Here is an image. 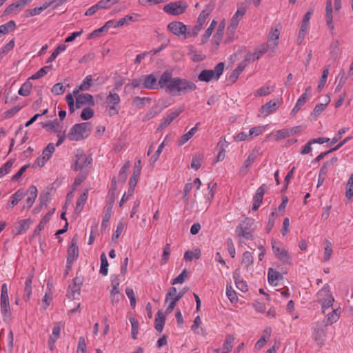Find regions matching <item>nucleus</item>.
Returning a JSON list of instances; mask_svg holds the SVG:
<instances>
[{
    "label": "nucleus",
    "mask_w": 353,
    "mask_h": 353,
    "mask_svg": "<svg viewBox=\"0 0 353 353\" xmlns=\"http://www.w3.org/2000/svg\"><path fill=\"white\" fill-rule=\"evenodd\" d=\"M170 78L164 87L165 92L172 95H180L187 92H193L196 89V84L186 79L181 77H172V72L166 70Z\"/></svg>",
    "instance_id": "f257e3e1"
},
{
    "label": "nucleus",
    "mask_w": 353,
    "mask_h": 353,
    "mask_svg": "<svg viewBox=\"0 0 353 353\" xmlns=\"http://www.w3.org/2000/svg\"><path fill=\"white\" fill-rule=\"evenodd\" d=\"M256 223L251 218H245L236 228V234L243 241L252 240Z\"/></svg>",
    "instance_id": "f03ea898"
},
{
    "label": "nucleus",
    "mask_w": 353,
    "mask_h": 353,
    "mask_svg": "<svg viewBox=\"0 0 353 353\" xmlns=\"http://www.w3.org/2000/svg\"><path fill=\"white\" fill-rule=\"evenodd\" d=\"M143 78L144 89L157 90L160 88H164L170 78V76L165 70L161 74L159 81H157V78L154 74L143 75Z\"/></svg>",
    "instance_id": "7ed1b4c3"
},
{
    "label": "nucleus",
    "mask_w": 353,
    "mask_h": 353,
    "mask_svg": "<svg viewBox=\"0 0 353 353\" xmlns=\"http://www.w3.org/2000/svg\"><path fill=\"white\" fill-rule=\"evenodd\" d=\"M91 130L92 125L89 122L75 124L67 134V138L70 141H79L87 138Z\"/></svg>",
    "instance_id": "20e7f679"
},
{
    "label": "nucleus",
    "mask_w": 353,
    "mask_h": 353,
    "mask_svg": "<svg viewBox=\"0 0 353 353\" xmlns=\"http://www.w3.org/2000/svg\"><path fill=\"white\" fill-rule=\"evenodd\" d=\"M92 162V159L90 155L85 154L82 150H77L72 168L74 171L81 170V172L87 173Z\"/></svg>",
    "instance_id": "39448f33"
},
{
    "label": "nucleus",
    "mask_w": 353,
    "mask_h": 353,
    "mask_svg": "<svg viewBox=\"0 0 353 353\" xmlns=\"http://www.w3.org/2000/svg\"><path fill=\"white\" fill-rule=\"evenodd\" d=\"M317 301L321 305V310L323 313L332 307L334 302V298L331 294L328 285H325L316 294Z\"/></svg>",
    "instance_id": "423d86ee"
},
{
    "label": "nucleus",
    "mask_w": 353,
    "mask_h": 353,
    "mask_svg": "<svg viewBox=\"0 0 353 353\" xmlns=\"http://www.w3.org/2000/svg\"><path fill=\"white\" fill-rule=\"evenodd\" d=\"M224 63H219L213 70H203L198 75V79L203 82H209L211 80H218L223 72Z\"/></svg>",
    "instance_id": "0eeeda50"
},
{
    "label": "nucleus",
    "mask_w": 353,
    "mask_h": 353,
    "mask_svg": "<svg viewBox=\"0 0 353 353\" xmlns=\"http://www.w3.org/2000/svg\"><path fill=\"white\" fill-rule=\"evenodd\" d=\"M271 244L273 253L277 259L283 263H291L292 257L283 243L272 240Z\"/></svg>",
    "instance_id": "6e6552de"
},
{
    "label": "nucleus",
    "mask_w": 353,
    "mask_h": 353,
    "mask_svg": "<svg viewBox=\"0 0 353 353\" xmlns=\"http://www.w3.org/2000/svg\"><path fill=\"white\" fill-rule=\"evenodd\" d=\"M120 97L114 91V90H112L111 91H110L106 98V103L108 107V112L110 115H115L119 113L120 109Z\"/></svg>",
    "instance_id": "1a4fd4ad"
},
{
    "label": "nucleus",
    "mask_w": 353,
    "mask_h": 353,
    "mask_svg": "<svg viewBox=\"0 0 353 353\" xmlns=\"http://www.w3.org/2000/svg\"><path fill=\"white\" fill-rule=\"evenodd\" d=\"M188 4L183 1L170 2L163 7V11L171 15H179L185 12Z\"/></svg>",
    "instance_id": "9d476101"
},
{
    "label": "nucleus",
    "mask_w": 353,
    "mask_h": 353,
    "mask_svg": "<svg viewBox=\"0 0 353 353\" xmlns=\"http://www.w3.org/2000/svg\"><path fill=\"white\" fill-rule=\"evenodd\" d=\"M281 105V101L279 99L270 100L260 108L258 117L263 118L268 117L275 112Z\"/></svg>",
    "instance_id": "9b49d317"
},
{
    "label": "nucleus",
    "mask_w": 353,
    "mask_h": 353,
    "mask_svg": "<svg viewBox=\"0 0 353 353\" xmlns=\"http://www.w3.org/2000/svg\"><path fill=\"white\" fill-rule=\"evenodd\" d=\"M168 29L174 35L184 39H188V26L181 21H172L168 23Z\"/></svg>",
    "instance_id": "f8f14e48"
},
{
    "label": "nucleus",
    "mask_w": 353,
    "mask_h": 353,
    "mask_svg": "<svg viewBox=\"0 0 353 353\" xmlns=\"http://www.w3.org/2000/svg\"><path fill=\"white\" fill-rule=\"evenodd\" d=\"M54 151V144L52 143H49L43 150L42 154L37 158L32 166L39 168L44 166L46 162L50 160Z\"/></svg>",
    "instance_id": "ddd939ff"
},
{
    "label": "nucleus",
    "mask_w": 353,
    "mask_h": 353,
    "mask_svg": "<svg viewBox=\"0 0 353 353\" xmlns=\"http://www.w3.org/2000/svg\"><path fill=\"white\" fill-rule=\"evenodd\" d=\"M176 294V288L172 287L168 290L165 298V305H168L165 309V314H170L179 301Z\"/></svg>",
    "instance_id": "4468645a"
},
{
    "label": "nucleus",
    "mask_w": 353,
    "mask_h": 353,
    "mask_svg": "<svg viewBox=\"0 0 353 353\" xmlns=\"http://www.w3.org/2000/svg\"><path fill=\"white\" fill-rule=\"evenodd\" d=\"M86 105L92 106L94 105V101L92 95L88 93L79 94L76 98V108L79 109Z\"/></svg>",
    "instance_id": "2eb2a0df"
},
{
    "label": "nucleus",
    "mask_w": 353,
    "mask_h": 353,
    "mask_svg": "<svg viewBox=\"0 0 353 353\" xmlns=\"http://www.w3.org/2000/svg\"><path fill=\"white\" fill-rule=\"evenodd\" d=\"M312 88L308 86L305 88V92L298 99L295 105L291 111V115L294 116L299 111L301 107L305 103L307 97L311 94Z\"/></svg>",
    "instance_id": "dca6fc26"
},
{
    "label": "nucleus",
    "mask_w": 353,
    "mask_h": 353,
    "mask_svg": "<svg viewBox=\"0 0 353 353\" xmlns=\"http://www.w3.org/2000/svg\"><path fill=\"white\" fill-rule=\"evenodd\" d=\"M79 256V248L77 245V239L73 238L68 250L67 263H72Z\"/></svg>",
    "instance_id": "f3484780"
},
{
    "label": "nucleus",
    "mask_w": 353,
    "mask_h": 353,
    "mask_svg": "<svg viewBox=\"0 0 353 353\" xmlns=\"http://www.w3.org/2000/svg\"><path fill=\"white\" fill-rule=\"evenodd\" d=\"M37 188L34 185H31L28 189L26 194H28V198L26 199L23 208H30L34 204L37 197Z\"/></svg>",
    "instance_id": "a211bd4d"
},
{
    "label": "nucleus",
    "mask_w": 353,
    "mask_h": 353,
    "mask_svg": "<svg viewBox=\"0 0 353 353\" xmlns=\"http://www.w3.org/2000/svg\"><path fill=\"white\" fill-rule=\"evenodd\" d=\"M63 327V325L61 322H57L54 324L52 328V334L49 337L48 345L50 350H52L54 347V345L57 341V339L60 337L61 330Z\"/></svg>",
    "instance_id": "6ab92c4d"
},
{
    "label": "nucleus",
    "mask_w": 353,
    "mask_h": 353,
    "mask_svg": "<svg viewBox=\"0 0 353 353\" xmlns=\"http://www.w3.org/2000/svg\"><path fill=\"white\" fill-rule=\"evenodd\" d=\"M280 32L277 28H272L269 33L268 41L266 44L269 45V48L274 51L279 45V39Z\"/></svg>",
    "instance_id": "aec40b11"
},
{
    "label": "nucleus",
    "mask_w": 353,
    "mask_h": 353,
    "mask_svg": "<svg viewBox=\"0 0 353 353\" xmlns=\"http://www.w3.org/2000/svg\"><path fill=\"white\" fill-rule=\"evenodd\" d=\"M265 185H261L257 190L253 197V205H252V210H257L260 207L263 198L265 194Z\"/></svg>",
    "instance_id": "412c9836"
},
{
    "label": "nucleus",
    "mask_w": 353,
    "mask_h": 353,
    "mask_svg": "<svg viewBox=\"0 0 353 353\" xmlns=\"http://www.w3.org/2000/svg\"><path fill=\"white\" fill-rule=\"evenodd\" d=\"M83 90H79V85L77 86L72 91V93H69L65 97V101L68 105L69 111L71 114L74 112V99L79 94V93Z\"/></svg>",
    "instance_id": "4be33fe9"
},
{
    "label": "nucleus",
    "mask_w": 353,
    "mask_h": 353,
    "mask_svg": "<svg viewBox=\"0 0 353 353\" xmlns=\"http://www.w3.org/2000/svg\"><path fill=\"white\" fill-rule=\"evenodd\" d=\"M325 19H326V23L330 28V30L332 32L334 29V24L333 21V17H332V1L327 0L326 2V7H325Z\"/></svg>",
    "instance_id": "5701e85b"
},
{
    "label": "nucleus",
    "mask_w": 353,
    "mask_h": 353,
    "mask_svg": "<svg viewBox=\"0 0 353 353\" xmlns=\"http://www.w3.org/2000/svg\"><path fill=\"white\" fill-rule=\"evenodd\" d=\"M225 28V21L223 20L218 27V29L216 32V33L214 34L212 39V44L215 46V48H217L221 40L223 35V31Z\"/></svg>",
    "instance_id": "b1692460"
},
{
    "label": "nucleus",
    "mask_w": 353,
    "mask_h": 353,
    "mask_svg": "<svg viewBox=\"0 0 353 353\" xmlns=\"http://www.w3.org/2000/svg\"><path fill=\"white\" fill-rule=\"evenodd\" d=\"M241 19H242V17H241L236 13H234V14L232 17L230 23L228 27V33L229 34L228 39V41L232 40L231 35H233L234 34L235 30L238 26V24Z\"/></svg>",
    "instance_id": "393cba45"
},
{
    "label": "nucleus",
    "mask_w": 353,
    "mask_h": 353,
    "mask_svg": "<svg viewBox=\"0 0 353 353\" xmlns=\"http://www.w3.org/2000/svg\"><path fill=\"white\" fill-rule=\"evenodd\" d=\"M283 279L282 274L273 268H269L268 272V280L270 284L277 285L279 281Z\"/></svg>",
    "instance_id": "a878e982"
},
{
    "label": "nucleus",
    "mask_w": 353,
    "mask_h": 353,
    "mask_svg": "<svg viewBox=\"0 0 353 353\" xmlns=\"http://www.w3.org/2000/svg\"><path fill=\"white\" fill-rule=\"evenodd\" d=\"M340 316H341L340 307L333 309V310L331 312H329L325 318V325H332L333 323H336L339 319Z\"/></svg>",
    "instance_id": "bb28decb"
},
{
    "label": "nucleus",
    "mask_w": 353,
    "mask_h": 353,
    "mask_svg": "<svg viewBox=\"0 0 353 353\" xmlns=\"http://www.w3.org/2000/svg\"><path fill=\"white\" fill-rule=\"evenodd\" d=\"M135 88L144 89L143 76L139 79H134L130 83H127L125 85L124 91L125 92H130L132 90Z\"/></svg>",
    "instance_id": "cd10ccee"
},
{
    "label": "nucleus",
    "mask_w": 353,
    "mask_h": 353,
    "mask_svg": "<svg viewBox=\"0 0 353 353\" xmlns=\"http://www.w3.org/2000/svg\"><path fill=\"white\" fill-rule=\"evenodd\" d=\"M199 123L192 128L187 133L182 135L177 141V145L181 146L186 143L197 132Z\"/></svg>",
    "instance_id": "c85d7f7f"
},
{
    "label": "nucleus",
    "mask_w": 353,
    "mask_h": 353,
    "mask_svg": "<svg viewBox=\"0 0 353 353\" xmlns=\"http://www.w3.org/2000/svg\"><path fill=\"white\" fill-rule=\"evenodd\" d=\"M212 9H213V6L212 5L208 4V5L205 6V8H203V10H202V12L199 14V15L196 19V23H198L203 26V25L206 22L207 19L208 18L209 15L212 12Z\"/></svg>",
    "instance_id": "c756f323"
},
{
    "label": "nucleus",
    "mask_w": 353,
    "mask_h": 353,
    "mask_svg": "<svg viewBox=\"0 0 353 353\" xmlns=\"http://www.w3.org/2000/svg\"><path fill=\"white\" fill-rule=\"evenodd\" d=\"M31 223L32 221L30 219H22L16 223L14 225L16 234H20L26 231L29 228Z\"/></svg>",
    "instance_id": "7c9ffc66"
},
{
    "label": "nucleus",
    "mask_w": 353,
    "mask_h": 353,
    "mask_svg": "<svg viewBox=\"0 0 353 353\" xmlns=\"http://www.w3.org/2000/svg\"><path fill=\"white\" fill-rule=\"evenodd\" d=\"M324 245L325 246L321 261L323 262H328L331 259L333 254L332 243L330 241L325 240L324 241Z\"/></svg>",
    "instance_id": "2f4dec72"
},
{
    "label": "nucleus",
    "mask_w": 353,
    "mask_h": 353,
    "mask_svg": "<svg viewBox=\"0 0 353 353\" xmlns=\"http://www.w3.org/2000/svg\"><path fill=\"white\" fill-rule=\"evenodd\" d=\"M257 157V151L253 150L243 162L241 171L246 174L250 167L254 162Z\"/></svg>",
    "instance_id": "473e14b6"
},
{
    "label": "nucleus",
    "mask_w": 353,
    "mask_h": 353,
    "mask_svg": "<svg viewBox=\"0 0 353 353\" xmlns=\"http://www.w3.org/2000/svg\"><path fill=\"white\" fill-rule=\"evenodd\" d=\"M81 285L77 283V279L73 280V283H71L68 290V296L70 299H74L76 295L80 294Z\"/></svg>",
    "instance_id": "72a5a7b5"
},
{
    "label": "nucleus",
    "mask_w": 353,
    "mask_h": 353,
    "mask_svg": "<svg viewBox=\"0 0 353 353\" xmlns=\"http://www.w3.org/2000/svg\"><path fill=\"white\" fill-rule=\"evenodd\" d=\"M165 321V315L161 311H158L155 318V328L159 332L163 331Z\"/></svg>",
    "instance_id": "f704fd0d"
},
{
    "label": "nucleus",
    "mask_w": 353,
    "mask_h": 353,
    "mask_svg": "<svg viewBox=\"0 0 353 353\" xmlns=\"http://www.w3.org/2000/svg\"><path fill=\"white\" fill-rule=\"evenodd\" d=\"M25 195L26 192L23 189L18 190L14 194H13L11 196V203L10 205H8L7 208H12L17 205L18 203L24 197Z\"/></svg>",
    "instance_id": "c9c22d12"
},
{
    "label": "nucleus",
    "mask_w": 353,
    "mask_h": 353,
    "mask_svg": "<svg viewBox=\"0 0 353 353\" xmlns=\"http://www.w3.org/2000/svg\"><path fill=\"white\" fill-rule=\"evenodd\" d=\"M270 136H273L276 141H280L285 138L290 137L288 128H283L270 134Z\"/></svg>",
    "instance_id": "e433bc0d"
},
{
    "label": "nucleus",
    "mask_w": 353,
    "mask_h": 353,
    "mask_svg": "<svg viewBox=\"0 0 353 353\" xmlns=\"http://www.w3.org/2000/svg\"><path fill=\"white\" fill-rule=\"evenodd\" d=\"M137 21V14H132L125 15L124 17L121 18L117 22L116 26H128L131 22H134Z\"/></svg>",
    "instance_id": "4c0bfd02"
},
{
    "label": "nucleus",
    "mask_w": 353,
    "mask_h": 353,
    "mask_svg": "<svg viewBox=\"0 0 353 353\" xmlns=\"http://www.w3.org/2000/svg\"><path fill=\"white\" fill-rule=\"evenodd\" d=\"M141 172V160L138 159L137 161V162L134 163V165L133 168V174L130 178V181L134 182V183H137Z\"/></svg>",
    "instance_id": "58836bf2"
},
{
    "label": "nucleus",
    "mask_w": 353,
    "mask_h": 353,
    "mask_svg": "<svg viewBox=\"0 0 353 353\" xmlns=\"http://www.w3.org/2000/svg\"><path fill=\"white\" fill-rule=\"evenodd\" d=\"M32 88V84L28 79L23 85L21 86L18 91V94L23 97H27L30 95Z\"/></svg>",
    "instance_id": "ea45409f"
},
{
    "label": "nucleus",
    "mask_w": 353,
    "mask_h": 353,
    "mask_svg": "<svg viewBox=\"0 0 353 353\" xmlns=\"http://www.w3.org/2000/svg\"><path fill=\"white\" fill-rule=\"evenodd\" d=\"M268 129V125L253 127L249 130L250 137H258Z\"/></svg>",
    "instance_id": "a19ab883"
},
{
    "label": "nucleus",
    "mask_w": 353,
    "mask_h": 353,
    "mask_svg": "<svg viewBox=\"0 0 353 353\" xmlns=\"http://www.w3.org/2000/svg\"><path fill=\"white\" fill-rule=\"evenodd\" d=\"M274 90V86L265 85L256 90L254 93V97H264L270 94Z\"/></svg>",
    "instance_id": "79ce46f5"
},
{
    "label": "nucleus",
    "mask_w": 353,
    "mask_h": 353,
    "mask_svg": "<svg viewBox=\"0 0 353 353\" xmlns=\"http://www.w3.org/2000/svg\"><path fill=\"white\" fill-rule=\"evenodd\" d=\"M312 336L318 344H322L325 341V334L322 329L316 327L314 329Z\"/></svg>",
    "instance_id": "37998d69"
},
{
    "label": "nucleus",
    "mask_w": 353,
    "mask_h": 353,
    "mask_svg": "<svg viewBox=\"0 0 353 353\" xmlns=\"http://www.w3.org/2000/svg\"><path fill=\"white\" fill-rule=\"evenodd\" d=\"M201 256V250L199 248L194 249L193 251H187L184 254V260L191 261L193 259H199Z\"/></svg>",
    "instance_id": "c03bdc74"
},
{
    "label": "nucleus",
    "mask_w": 353,
    "mask_h": 353,
    "mask_svg": "<svg viewBox=\"0 0 353 353\" xmlns=\"http://www.w3.org/2000/svg\"><path fill=\"white\" fill-rule=\"evenodd\" d=\"M329 71H330V65L326 66L325 68L323 70V72L320 77L318 87H317L319 92H321L322 90V89L324 88V86L326 83V81H327L328 74H329Z\"/></svg>",
    "instance_id": "a18cd8bd"
},
{
    "label": "nucleus",
    "mask_w": 353,
    "mask_h": 353,
    "mask_svg": "<svg viewBox=\"0 0 353 353\" xmlns=\"http://www.w3.org/2000/svg\"><path fill=\"white\" fill-rule=\"evenodd\" d=\"M67 46L64 43L59 45L48 59L47 63L52 62L61 52L65 51Z\"/></svg>",
    "instance_id": "49530a36"
},
{
    "label": "nucleus",
    "mask_w": 353,
    "mask_h": 353,
    "mask_svg": "<svg viewBox=\"0 0 353 353\" xmlns=\"http://www.w3.org/2000/svg\"><path fill=\"white\" fill-rule=\"evenodd\" d=\"M16 23L14 21L11 20L0 26V32H2L3 35L9 32H13L15 29Z\"/></svg>",
    "instance_id": "de8ad7c7"
},
{
    "label": "nucleus",
    "mask_w": 353,
    "mask_h": 353,
    "mask_svg": "<svg viewBox=\"0 0 353 353\" xmlns=\"http://www.w3.org/2000/svg\"><path fill=\"white\" fill-rule=\"evenodd\" d=\"M203 161V155L201 154H196L192 159L191 168L195 170L201 168V163Z\"/></svg>",
    "instance_id": "09e8293b"
},
{
    "label": "nucleus",
    "mask_w": 353,
    "mask_h": 353,
    "mask_svg": "<svg viewBox=\"0 0 353 353\" xmlns=\"http://www.w3.org/2000/svg\"><path fill=\"white\" fill-rule=\"evenodd\" d=\"M87 199H88V190L85 191L79 197V199L77 201V204H76V208H75L76 212H80L83 210V206H84Z\"/></svg>",
    "instance_id": "8fccbe9b"
},
{
    "label": "nucleus",
    "mask_w": 353,
    "mask_h": 353,
    "mask_svg": "<svg viewBox=\"0 0 353 353\" xmlns=\"http://www.w3.org/2000/svg\"><path fill=\"white\" fill-rule=\"evenodd\" d=\"M100 260H101V266H100V273L103 275L106 276L108 274V262L107 259V256L104 252H103L100 256Z\"/></svg>",
    "instance_id": "3c124183"
},
{
    "label": "nucleus",
    "mask_w": 353,
    "mask_h": 353,
    "mask_svg": "<svg viewBox=\"0 0 353 353\" xmlns=\"http://www.w3.org/2000/svg\"><path fill=\"white\" fill-rule=\"evenodd\" d=\"M123 298V294H121L119 290L110 291V302L112 305H117L120 301L122 300Z\"/></svg>",
    "instance_id": "603ef678"
},
{
    "label": "nucleus",
    "mask_w": 353,
    "mask_h": 353,
    "mask_svg": "<svg viewBox=\"0 0 353 353\" xmlns=\"http://www.w3.org/2000/svg\"><path fill=\"white\" fill-rule=\"evenodd\" d=\"M45 126L48 131H53L57 133H60L62 130V127L57 120L50 121L48 123H46Z\"/></svg>",
    "instance_id": "864d4df0"
},
{
    "label": "nucleus",
    "mask_w": 353,
    "mask_h": 353,
    "mask_svg": "<svg viewBox=\"0 0 353 353\" xmlns=\"http://www.w3.org/2000/svg\"><path fill=\"white\" fill-rule=\"evenodd\" d=\"M202 28L203 26L196 22L194 26L188 28V38L197 37Z\"/></svg>",
    "instance_id": "5fc2aeb1"
},
{
    "label": "nucleus",
    "mask_w": 353,
    "mask_h": 353,
    "mask_svg": "<svg viewBox=\"0 0 353 353\" xmlns=\"http://www.w3.org/2000/svg\"><path fill=\"white\" fill-rule=\"evenodd\" d=\"M234 340V339L232 336H227L224 341L221 353H229L232 350L233 347Z\"/></svg>",
    "instance_id": "6e6d98bb"
},
{
    "label": "nucleus",
    "mask_w": 353,
    "mask_h": 353,
    "mask_svg": "<svg viewBox=\"0 0 353 353\" xmlns=\"http://www.w3.org/2000/svg\"><path fill=\"white\" fill-rule=\"evenodd\" d=\"M0 310L4 319H9L11 316L9 302H0Z\"/></svg>",
    "instance_id": "4d7b16f0"
},
{
    "label": "nucleus",
    "mask_w": 353,
    "mask_h": 353,
    "mask_svg": "<svg viewBox=\"0 0 353 353\" xmlns=\"http://www.w3.org/2000/svg\"><path fill=\"white\" fill-rule=\"evenodd\" d=\"M130 322L132 326L131 336L134 339H137V335L139 333V321L134 317L130 318Z\"/></svg>",
    "instance_id": "13d9d810"
},
{
    "label": "nucleus",
    "mask_w": 353,
    "mask_h": 353,
    "mask_svg": "<svg viewBox=\"0 0 353 353\" xmlns=\"http://www.w3.org/2000/svg\"><path fill=\"white\" fill-rule=\"evenodd\" d=\"M93 79L92 75H87L79 85V90L87 91L92 85Z\"/></svg>",
    "instance_id": "bf43d9fd"
},
{
    "label": "nucleus",
    "mask_w": 353,
    "mask_h": 353,
    "mask_svg": "<svg viewBox=\"0 0 353 353\" xmlns=\"http://www.w3.org/2000/svg\"><path fill=\"white\" fill-rule=\"evenodd\" d=\"M130 167V162L127 161L125 163V164L122 166L121 168L119 173V179L121 181L124 182L125 181L127 176H128V171Z\"/></svg>",
    "instance_id": "052dcab7"
},
{
    "label": "nucleus",
    "mask_w": 353,
    "mask_h": 353,
    "mask_svg": "<svg viewBox=\"0 0 353 353\" xmlns=\"http://www.w3.org/2000/svg\"><path fill=\"white\" fill-rule=\"evenodd\" d=\"M345 196L349 199L353 196V173L350 175L345 186Z\"/></svg>",
    "instance_id": "680f3d73"
},
{
    "label": "nucleus",
    "mask_w": 353,
    "mask_h": 353,
    "mask_svg": "<svg viewBox=\"0 0 353 353\" xmlns=\"http://www.w3.org/2000/svg\"><path fill=\"white\" fill-rule=\"evenodd\" d=\"M254 258L252 254L250 252L246 251L243 254L242 256V263L245 267H249L250 265L253 263Z\"/></svg>",
    "instance_id": "e2e57ef3"
},
{
    "label": "nucleus",
    "mask_w": 353,
    "mask_h": 353,
    "mask_svg": "<svg viewBox=\"0 0 353 353\" xmlns=\"http://www.w3.org/2000/svg\"><path fill=\"white\" fill-rule=\"evenodd\" d=\"M51 67L52 66L50 65V66H45V67L41 68L35 74H32L29 78V79L35 80V79H38L39 78L43 77L48 72V71Z\"/></svg>",
    "instance_id": "0e129e2a"
},
{
    "label": "nucleus",
    "mask_w": 353,
    "mask_h": 353,
    "mask_svg": "<svg viewBox=\"0 0 353 353\" xmlns=\"http://www.w3.org/2000/svg\"><path fill=\"white\" fill-rule=\"evenodd\" d=\"M13 163L14 160L10 159L0 168V179L10 172L13 165Z\"/></svg>",
    "instance_id": "69168bd1"
},
{
    "label": "nucleus",
    "mask_w": 353,
    "mask_h": 353,
    "mask_svg": "<svg viewBox=\"0 0 353 353\" xmlns=\"http://www.w3.org/2000/svg\"><path fill=\"white\" fill-rule=\"evenodd\" d=\"M309 26L305 24H301L300 29L298 34L297 42L299 44H301L307 32Z\"/></svg>",
    "instance_id": "338daca9"
},
{
    "label": "nucleus",
    "mask_w": 353,
    "mask_h": 353,
    "mask_svg": "<svg viewBox=\"0 0 353 353\" xmlns=\"http://www.w3.org/2000/svg\"><path fill=\"white\" fill-rule=\"evenodd\" d=\"M226 294L232 303H236L238 301L236 293L230 285H227L226 286Z\"/></svg>",
    "instance_id": "774afa93"
}]
</instances>
